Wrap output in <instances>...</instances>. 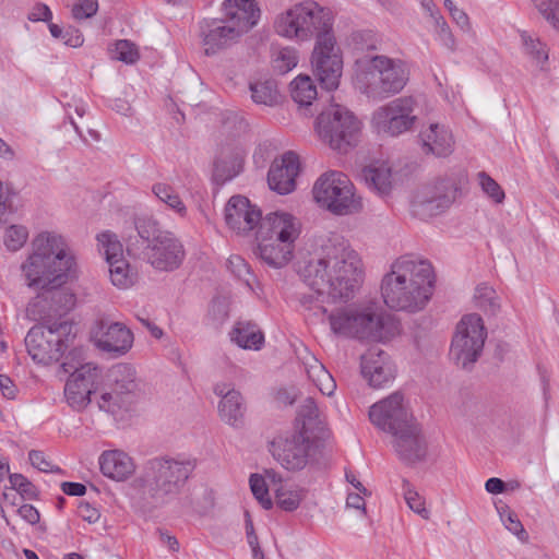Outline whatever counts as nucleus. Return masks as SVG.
<instances>
[{"instance_id":"nucleus-54","label":"nucleus","mask_w":559,"mask_h":559,"mask_svg":"<svg viewBox=\"0 0 559 559\" xmlns=\"http://www.w3.org/2000/svg\"><path fill=\"white\" fill-rule=\"evenodd\" d=\"M115 52V58L126 63H134L139 59L135 45L126 39L116 43Z\"/></svg>"},{"instance_id":"nucleus-5","label":"nucleus","mask_w":559,"mask_h":559,"mask_svg":"<svg viewBox=\"0 0 559 559\" xmlns=\"http://www.w3.org/2000/svg\"><path fill=\"white\" fill-rule=\"evenodd\" d=\"M353 80L361 94L383 100L403 91L409 80V70L401 59L365 56L356 59Z\"/></svg>"},{"instance_id":"nucleus-9","label":"nucleus","mask_w":559,"mask_h":559,"mask_svg":"<svg viewBox=\"0 0 559 559\" xmlns=\"http://www.w3.org/2000/svg\"><path fill=\"white\" fill-rule=\"evenodd\" d=\"M73 338L72 323L66 320H46L28 331L25 345L34 361L49 365L59 361Z\"/></svg>"},{"instance_id":"nucleus-40","label":"nucleus","mask_w":559,"mask_h":559,"mask_svg":"<svg viewBox=\"0 0 559 559\" xmlns=\"http://www.w3.org/2000/svg\"><path fill=\"white\" fill-rule=\"evenodd\" d=\"M132 402V396L126 392L117 391L109 386V390L105 391L100 395L98 401L99 409L116 415L119 411L127 408Z\"/></svg>"},{"instance_id":"nucleus-46","label":"nucleus","mask_w":559,"mask_h":559,"mask_svg":"<svg viewBox=\"0 0 559 559\" xmlns=\"http://www.w3.org/2000/svg\"><path fill=\"white\" fill-rule=\"evenodd\" d=\"M152 191L158 200L167 204L178 214L183 215L186 213V205L181 201L179 194L169 185L155 183Z\"/></svg>"},{"instance_id":"nucleus-13","label":"nucleus","mask_w":559,"mask_h":559,"mask_svg":"<svg viewBox=\"0 0 559 559\" xmlns=\"http://www.w3.org/2000/svg\"><path fill=\"white\" fill-rule=\"evenodd\" d=\"M311 66L322 87L328 91L338 87L343 72V57L341 49L336 46L334 34L328 37L323 35L320 41H316Z\"/></svg>"},{"instance_id":"nucleus-51","label":"nucleus","mask_w":559,"mask_h":559,"mask_svg":"<svg viewBox=\"0 0 559 559\" xmlns=\"http://www.w3.org/2000/svg\"><path fill=\"white\" fill-rule=\"evenodd\" d=\"M299 417L302 419V430L307 433L320 423V411L312 397H307L299 407Z\"/></svg>"},{"instance_id":"nucleus-14","label":"nucleus","mask_w":559,"mask_h":559,"mask_svg":"<svg viewBox=\"0 0 559 559\" xmlns=\"http://www.w3.org/2000/svg\"><path fill=\"white\" fill-rule=\"evenodd\" d=\"M415 106L414 97H399L378 108L372 115V123L379 133L400 135L411 130L416 122Z\"/></svg>"},{"instance_id":"nucleus-21","label":"nucleus","mask_w":559,"mask_h":559,"mask_svg":"<svg viewBox=\"0 0 559 559\" xmlns=\"http://www.w3.org/2000/svg\"><path fill=\"white\" fill-rule=\"evenodd\" d=\"M361 374L372 388H383L395 378V366L390 356L378 347L368 349L361 356Z\"/></svg>"},{"instance_id":"nucleus-45","label":"nucleus","mask_w":559,"mask_h":559,"mask_svg":"<svg viewBox=\"0 0 559 559\" xmlns=\"http://www.w3.org/2000/svg\"><path fill=\"white\" fill-rule=\"evenodd\" d=\"M474 298L476 306L485 312L495 314L500 308L496 290L485 283L476 287Z\"/></svg>"},{"instance_id":"nucleus-59","label":"nucleus","mask_w":559,"mask_h":559,"mask_svg":"<svg viewBox=\"0 0 559 559\" xmlns=\"http://www.w3.org/2000/svg\"><path fill=\"white\" fill-rule=\"evenodd\" d=\"M501 520L507 530L516 535L520 540L526 542L528 536L522 523L513 512H508L506 516L501 515Z\"/></svg>"},{"instance_id":"nucleus-25","label":"nucleus","mask_w":559,"mask_h":559,"mask_svg":"<svg viewBox=\"0 0 559 559\" xmlns=\"http://www.w3.org/2000/svg\"><path fill=\"white\" fill-rule=\"evenodd\" d=\"M133 340V333L123 323H107L102 321L95 343L100 350L118 357L127 354L131 349Z\"/></svg>"},{"instance_id":"nucleus-49","label":"nucleus","mask_w":559,"mask_h":559,"mask_svg":"<svg viewBox=\"0 0 559 559\" xmlns=\"http://www.w3.org/2000/svg\"><path fill=\"white\" fill-rule=\"evenodd\" d=\"M250 489L254 498L265 509L270 510L273 507V501L269 495V485L265 478L260 474H251L249 478Z\"/></svg>"},{"instance_id":"nucleus-11","label":"nucleus","mask_w":559,"mask_h":559,"mask_svg":"<svg viewBox=\"0 0 559 559\" xmlns=\"http://www.w3.org/2000/svg\"><path fill=\"white\" fill-rule=\"evenodd\" d=\"M317 203L336 215L358 213L362 202L355 195L354 186L348 177L340 171L323 174L312 189Z\"/></svg>"},{"instance_id":"nucleus-2","label":"nucleus","mask_w":559,"mask_h":559,"mask_svg":"<svg viewBox=\"0 0 559 559\" xmlns=\"http://www.w3.org/2000/svg\"><path fill=\"white\" fill-rule=\"evenodd\" d=\"M433 286L431 263L414 255H403L392 263L391 271L383 276L381 295L390 309L415 313L427 306Z\"/></svg>"},{"instance_id":"nucleus-12","label":"nucleus","mask_w":559,"mask_h":559,"mask_svg":"<svg viewBox=\"0 0 559 559\" xmlns=\"http://www.w3.org/2000/svg\"><path fill=\"white\" fill-rule=\"evenodd\" d=\"M487 329L477 313L465 314L456 325L450 347V357L462 369L471 370L480 357Z\"/></svg>"},{"instance_id":"nucleus-63","label":"nucleus","mask_w":559,"mask_h":559,"mask_svg":"<svg viewBox=\"0 0 559 559\" xmlns=\"http://www.w3.org/2000/svg\"><path fill=\"white\" fill-rule=\"evenodd\" d=\"M17 513L29 524H36L39 522V512L32 504H22L17 509Z\"/></svg>"},{"instance_id":"nucleus-37","label":"nucleus","mask_w":559,"mask_h":559,"mask_svg":"<svg viewBox=\"0 0 559 559\" xmlns=\"http://www.w3.org/2000/svg\"><path fill=\"white\" fill-rule=\"evenodd\" d=\"M110 386L117 391H122L129 395H133L136 388L135 384V371L127 364H118L114 366L109 371Z\"/></svg>"},{"instance_id":"nucleus-57","label":"nucleus","mask_w":559,"mask_h":559,"mask_svg":"<svg viewBox=\"0 0 559 559\" xmlns=\"http://www.w3.org/2000/svg\"><path fill=\"white\" fill-rule=\"evenodd\" d=\"M97 9V0H79L72 7V15L75 20L90 19L96 14Z\"/></svg>"},{"instance_id":"nucleus-52","label":"nucleus","mask_w":559,"mask_h":559,"mask_svg":"<svg viewBox=\"0 0 559 559\" xmlns=\"http://www.w3.org/2000/svg\"><path fill=\"white\" fill-rule=\"evenodd\" d=\"M479 186L483 192L495 203L500 204L504 201L506 194L501 186L487 173L480 171L477 175Z\"/></svg>"},{"instance_id":"nucleus-35","label":"nucleus","mask_w":559,"mask_h":559,"mask_svg":"<svg viewBox=\"0 0 559 559\" xmlns=\"http://www.w3.org/2000/svg\"><path fill=\"white\" fill-rule=\"evenodd\" d=\"M44 293L38 296L43 301H50L49 311L55 316L61 317L62 314L70 311L75 304V296L64 288H46Z\"/></svg>"},{"instance_id":"nucleus-64","label":"nucleus","mask_w":559,"mask_h":559,"mask_svg":"<svg viewBox=\"0 0 559 559\" xmlns=\"http://www.w3.org/2000/svg\"><path fill=\"white\" fill-rule=\"evenodd\" d=\"M210 313L214 317L218 322H223L228 317L227 306L223 300L214 299Z\"/></svg>"},{"instance_id":"nucleus-55","label":"nucleus","mask_w":559,"mask_h":559,"mask_svg":"<svg viewBox=\"0 0 559 559\" xmlns=\"http://www.w3.org/2000/svg\"><path fill=\"white\" fill-rule=\"evenodd\" d=\"M537 8L542 15L559 31V0H540Z\"/></svg>"},{"instance_id":"nucleus-36","label":"nucleus","mask_w":559,"mask_h":559,"mask_svg":"<svg viewBox=\"0 0 559 559\" xmlns=\"http://www.w3.org/2000/svg\"><path fill=\"white\" fill-rule=\"evenodd\" d=\"M290 94L300 107L308 108L317 98L318 92L310 76L299 75L290 83Z\"/></svg>"},{"instance_id":"nucleus-44","label":"nucleus","mask_w":559,"mask_h":559,"mask_svg":"<svg viewBox=\"0 0 559 559\" xmlns=\"http://www.w3.org/2000/svg\"><path fill=\"white\" fill-rule=\"evenodd\" d=\"M111 282L119 288H128L135 282V273L130 270L126 259L108 263Z\"/></svg>"},{"instance_id":"nucleus-50","label":"nucleus","mask_w":559,"mask_h":559,"mask_svg":"<svg viewBox=\"0 0 559 559\" xmlns=\"http://www.w3.org/2000/svg\"><path fill=\"white\" fill-rule=\"evenodd\" d=\"M28 239V229L23 225H11L7 227L3 242L8 250L17 251L20 250Z\"/></svg>"},{"instance_id":"nucleus-17","label":"nucleus","mask_w":559,"mask_h":559,"mask_svg":"<svg viewBox=\"0 0 559 559\" xmlns=\"http://www.w3.org/2000/svg\"><path fill=\"white\" fill-rule=\"evenodd\" d=\"M311 448L312 441L304 431L295 432L287 438L278 437L270 442L273 457L288 471L304 468L308 463Z\"/></svg>"},{"instance_id":"nucleus-60","label":"nucleus","mask_w":559,"mask_h":559,"mask_svg":"<svg viewBox=\"0 0 559 559\" xmlns=\"http://www.w3.org/2000/svg\"><path fill=\"white\" fill-rule=\"evenodd\" d=\"M444 7L448 9L452 20L465 32L471 31V22L467 14L459 9L452 0H444Z\"/></svg>"},{"instance_id":"nucleus-29","label":"nucleus","mask_w":559,"mask_h":559,"mask_svg":"<svg viewBox=\"0 0 559 559\" xmlns=\"http://www.w3.org/2000/svg\"><path fill=\"white\" fill-rule=\"evenodd\" d=\"M423 150L427 154H433L438 157H444L453 151L452 133L440 123H430V126L420 132Z\"/></svg>"},{"instance_id":"nucleus-30","label":"nucleus","mask_w":559,"mask_h":559,"mask_svg":"<svg viewBox=\"0 0 559 559\" xmlns=\"http://www.w3.org/2000/svg\"><path fill=\"white\" fill-rule=\"evenodd\" d=\"M243 155L237 147L224 146L214 162L213 178L223 185L236 177L242 169Z\"/></svg>"},{"instance_id":"nucleus-41","label":"nucleus","mask_w":559,"mask_h":559,"mask_svg":"<svg viewBox=\"0 0 559 559\" xmlns=\"http://www.w3.org/2000/svg\"><path fill=\"white\" fill-rule=\"evenodd\" d=\"M274 492L276 506L287 512L295 511L305 498L302 489L284 484H280L278 487L274 488Z\"/></svg>"},{"instance_id":"nucleus-15","label":"nucleus","mask_w":559,"mask_h":559,"mask_svg":"<svg viewBox=\"0 0 559 559\" xmlns=\"http://www.w3.org/2000/svg\"><path fill=\"white\" fill-rule=\"evenodd\" d=\"M459 191L454 179H439L417 192L412 201L413 212L423 218L438 215L453 204Z\"/></svg>"},{"instance_id":"nucleus-18","label":"nucleus","mask_w":559,"mask_h":559,"mask_svg":"<svg viewBox=\"0 0 559 559\" xmlns=\"http://www.w3.org/2000/svg\"><path fill=\"white\" fill-rule=\"evenodd\" d=\"M391 437L394 451L404 464L412 466L426 460L428 444L417 421L399 430Z\"/></svg>"},{"instance_id":"nucleus-33","label":"nucleus","mask_w":559,"mask_h":559,"mask_svg":"<svg viewBox=\"0 0 559 559\" xmlns=\"http://www.w3.org/2000/svg\"><path fill=\"white\" fill-rule=\"evenodd\" d=\"M230 340L241 348L260 349L264 335L254 323L237 322L230 332Z\"/></svg>"},{"instance_id":"nucleus-16","label":"nucleus","mask_w":559,"mask_h":559,"mask_svg":"<svg viewBox=\"0 0 559 559\" xmlns=\"http://www.w3.org/2000/svg\"><path fill=\"white\" fill-rule=\"evenodd\" d=\"M369 418L376 427L391 436L416 421L401 392H394L373 404Z\"/></svg>"},{"instance_id":"nucleus-23","label":"nucleus","mask_w":559,"mask_h":559,"mask_svg":"<svg viewBox=\"0 0 559 559\" xmlns=\"http://www.w3.org/2000/svg\"><path fill=\"white\" fill-rule=\"evenodd\" d=\"M241 34L224 19L205 21L201 26L202 45L206 56H214L238 43Z\"/></svg>"},{"instance_id":"nucleus-10","label":"nucleus","mask_w":559,"mask_h":559,"mask_svg":"<svg viewBox=\"0 0 559 559\" xmlns=\"http://www.w3.org/2000/svg\"><path fill=\"white\" fill-rule=\"evenodd\" d=\"M81 350L72 349L64 357L60 368L70 377L64 385V397L68 405L81 412L91 403V395L95 393L103 382L102 370L94 364H82Z\"/></svg>"},{"instance_id":"nucleus-48","label":"nucleus","mask_w":559,"mask_h":559,"mask_svg":"<svg viewBox=\"0 0 559 559\" xmlns=\"http://www.w3.org/2000/svg\"><path fill=\"white\" fill-rule=\"evenodd\" d=\"M135 228L138 230V235L145 241L147 245H153L157 241L159 235L167 234V230H162L158 227V223L152 217H140L135 221Z\"/></svg>"},{"instance_id":"nucleus-26","label":"nucleus","mask_w":559,"mask_h":559,"mask_svg":"<svg viewBox=\"0 0 559 559\" xmlns=\"http://www.w3.org/2000/svg\"><path fill=\"white\" fill-rule=\"evenodd\" d=\"M223 12L224 20L241 34L248 33L260 19V9L255 0H225Z\"/></svg>"},{"instance_id":"nucleus-58","label":"nucleus","mask_w":559,"mask_h":559,"mask_svg":"<svg viewBox=\"0 0 559 559\" xmlns=\"http://www.w3.org/2000/svg\"><path fill=\"white\" fill-rule=\"evenodd\" d=\"M29 463L40 472L45 473H62L59 466L52 465L48 462L41 451L31 450L28 452Z\"/></svg>"},{"instance_id":"nucleus-43","label":"nucleus","mask_w":559,"mask_h":559,"mask_svg":"<svg viewBox=\"0 0 559 559\" xmlns=\"http://www.w3.org/2000/svg\"><path fill=\"white\" fill-rule=\"evenodd\" d=\"M99 250H103L107 263L124 259L123 247L116 234L106 230L97 235Z\"/></svg>"},{"instance_id":"nucleus-27","label":"nucleus","mask_w":559,"mask_h":559,"mask_svg":"<svg viewBox=\"0 0 559 559\" xmlns=\"http://www.w3.org/2000/svg\"><path fill=\"white\" fill-rule=\"evenodd\" d=\"M255 254L269 266L281 269L292 259L295 245L276 241L270 237H257Z\"/></svg>"},{"instance_id":"nucleus-32","label":"nucleus","mask_w":559,"mask_h":559,"mask_svg":"<svg viewBox=\"0 0 559 559\" xmlns=\"http://www.w3.org/2000/svg\"><path fill=\"white\" fill-rule=\"evenodd\" d=\"M302 361L308 378L316 384L322 394L331 396L336 389L335 380L331 373L313 355L308 352L304 356Z\"/></svg>"},{"instance_id":"nucleus-8","label":"nucleus","mask_w":559,"mask_h":559,"mask_svg":"<svg viewBox=\"0 0 559 559\" xmlns=\"http://www.w3.org/2000/svg\"><path fill=\"white\" fill-rule=\"evenodd\" d=\"M316 130L322 142L332 150L347 153L359 142L361 122L348 108L333 104L320 112Z\"/></svg>"},{"instance_id":"nucleus-56","label":"nucleus","mask_w":559,"mask_h":559,"mask_svg":"<svg viewBox=\"0 0 559 559\" xmlns=\"http://www.w3.org/2000/svg\"><path fill=\"white\" fill-rule=\"evenodd\" d=\"M227 266L239 280H242L248 286H250V267L240 255H230L227 260Z\"/></svg>"},{"instance_id":"nucleus-24","label":"nucleus","mask_w":559,"mask_h":559,"mask_svg":"<svg viewBox=\"0 0 559 559\" xmlns=\"http://www.w3.org/2000/svg\"><path fill=\"white\" fill-rule=\"evenodd\" d=\"M298 155L292 151L275 159L267 173V183L271 190L278 194H288L296 188V177L299 174Z\"/></svg>"},{"instance_id":"nucleus-38","label":"nucleus","mask_w":559,"mask_h":559,"mask_svg":"<svg viewBox=\"0 0 559 559\" xmlns=\"http://www.w3.org/2000/svg\"><path fill=\"white\" fill-rule=\"evenodd\" d=\"M251 98L255 104L274 106L280 100L277 85L273 80L259 81L250 84Z\"/></svg>"},{"instance_id":"nucleus-39","label":"nucleus","mask_w":559,"mask_h":559,"mask_svg":"<svg viewBox=\"0 0 559 559\" xmlns=\"http://www.w3.org/2000/svg\"><path fill=\"white\" fill-rule=\"evenodd\" d=\"M520 36L525 53L543 70L545 63L548 61L546 44L542 43L538 37L533 36L526 31H521Z\"/></svg>"},{"instance_id":"nucleus-20","label":"nucleus","mask_w":559,"mask_h":559,"mask_svg":"<svg viewBox=\"0 0 559 559\" xmlns=\"http://www.w3.org/2000/svg\"><path fill=\"white\" fill-rule=\"evenodd\" d=\"M262 213L246 197L234 195L225 206V222L237 234L247 235L259 227Z\"/></svg>"},{"instance_id":"nucleus-22","label":"nucleus","mask_w":559,"mask_h":559,"mask_svg":"<svg viewBox=\"0 0 559 559\" xmlns=\"http://www.w3.org/2000/svg\"><path fill=\"white\" fill-rule=\"evenodd\" d=\"M300 231V222L295 216L286 212H271L262 217L255 236L295 245Z\"/></svg>"},{"instance_id":"nucleus-1","label":"nucleus","mask_w":559,"mask_h":559,"mask_svg":"<svg viewBox=\"0 0 559 559\" xmlns=\"http://www.w3.org/2000/svg\"><path fill=\"white\" fill-rule=\"evenodd\" d=\"M304 282L318 294L333 300L355 297L364 281L362 261L342 237L326 239L314 258L299 269Z\"/></svg>"},{"instance_id":"nucleus-53","label":"nucleus","mask_w":559,"mask_h":559,"mask_svg":"<svg viewBox=\"0 0 559 559\" xmlns=\"http://www.w3.org/2000/svg\"><path fill=\"white\" fill-rule=\"evenodd\" d=\"M436 20L433 21L436 26V32L439 40L450 50L454 51L456 49L455 38L445 22L444 17L441 14H435Z\"/></svg>"},{"instance_id":"nucleus-28","label":"nucleus","mask_w":559,"mask_h":559,"mask_svg":"<svg viewBox=\"0 0 559 559\" xmlns=\"http://www.w3.org/2000/svg\"><path fill=\"white\" fill-rule=\"evenodd\" d=\"M99 466L104 476L116 481H123L135 472L133 459L121 450L103 452L99 457Z\"/></svg>"},{"instance_id":"nucleus-3","label":"nucleus","mask_w":559,"mask_h":559,"mask_svg":"<svg viewBox=\"0 0 559 559\" xmlns=\"http://www.w3.org/2000/svg\"><path fill=\"white\" fill-rule=\"evenodd\" d=\"M32 247V254L21 265L28 287H61L74 274L75 258L61 235L40 233L33 239Z\"/></svg>"},{"instance_id":"nucleus-4","label":"nucleus","mask_w":559,"mask_h":559,"mask_svg":"<svg viewBox=\"0 0 559 559\" xmlns=\"http://www.w3.org/2000/svg\"><path fill=\"white\" fill-rule=\"evenodd\" d=\"M194 465L190 461L155 457L145 463L132 486L142 508L152 510L174 499L185 486Z\"/></svg>"},{"instance_id":"nucleus-34","label":"nucleus","mask_w":559,"mask_h":559,"mask_svg":"<svg viewBox=\"0 0 559 559\" xmlns=\"http://www.w3.org/2000/svg\"><path fill=\"white\" fill-rule=\"evenodd\" d=\"M221 418L230 426H237L243 416L242 399L238 391L228 390L218 405Z\"/></svg>"},{"instance_id":"nucleus-42","label":"nucleus","mask_w":559,"mask_h":559,"mask_svg":"<svg viewBox=\"0 0 559 559\" xmlns=\"http://www.w3.org/2000/svg\"><path fill=\"white\" fill-rule=\"evenodd\" d=\"M298 63L297 51L290 47L274 48L272 51L271 64L277 74H285Z\"/></svg>"},{"instance_id":"nucleus-7","label":"nucleus","mask_w":559,"mask_h":559,"mask_svg":"<svg viewBox=\"0 0 559 559\" xmlns=\"http://www.w3.org/2000/svg\"><path fill=\"white\" fill-rule=\"evenodd\" d=\"M274 29L288 39L305 41L316 36L320 41L323 34H333L332 12L313 1L300 2L276 16Z\"/></svg>"},{"instance_id":"nucleus-6","label":"nucleus","mask_w":559,"mask_h":559,"mask_svg":"<svg viewBox=\"0 0 559 559\" xmlns=\"http://www.w3.org/2000/svg\"><path fill=\"white\" fill-rule=\"evenodd\" d=\"M329 322L333 333L358 341L384 342L399 333L394 318L372 304L331 312Z\"/></svg>"},{"instance_id":"nucleus-47","label":"nucleus","mask_w":559,"mask_h":559,"mask_svg":"<svg viewBox=\"0 0 559 559\" xmlns=\"http://www.w3.org/2000/svg\"><path fill=\"white\" fill-rule=\"evenodd\" d=\"M402 490L406 504L415 513L419 514L423 519H429V512L425 507V500L413 488L407 479L402 480Z\"/></svg>"},{"instance_id":"nucleus-61","label":"nucleus","mask_w":559,"mask_h":559,"mask_svg":"<svg viewBox=\"0 0 559 559\" xmlns=\"http://www.w3.org/2000/svg\"><path fill=\"white\" fill-rule=\"evenodd\" d=\"M52 14L48 5L44 3H37L28 14V20L37 21H49Z\"/></svg>"},{"instance_id":"nucleus-62","label":"nucleus","mask_w":559,"mask_h":559,"mask_svg":"<svg viewBox=\"0 0 559 559\" xmlns=\"http://www.w3.org/2000/svg\"><path fill=\"white\" fill-rule=\"evenodd\" d=\"M80 516L88 523H95L98 521L100 513L97 509L92 507L88 502H82L79 506Z\"/></svg>"},{"instance_id":"nucleus-31","label":"nucleus","mask_w":559,"mask_h":559,"mask_svg":"<svg viewBox=\"0 0 559 559\" xmlns=\"http://www.w3.org/2000/svg\"><path fill=\"white\" fill-rule=\"evenodd\" d=\"M361 177L366 186L379 194L388 197L393 189L392 169L385 162H377L365 167Z\"/></svg>"},{"instance_id":"nucleus-19","label":"nucleus","mask_w":559,"mask_h":559,"mask_svg":"<svg viewBox=\"0 0 559 559\" xmlns=\"http://www.w3.org/2000/svg\"><path fill=\"white\" fill-rule=\"evenodd\" d=\"M144 258L156 270L174 271L185 259V249L173 233L159 235L157 241L147 245Z\"/></svg>"}]
</instances>
